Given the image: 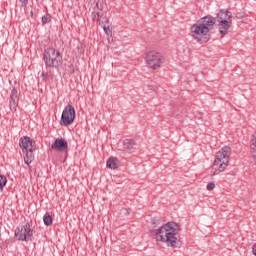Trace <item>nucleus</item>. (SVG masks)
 I'll return each mask as SVG.
<instances>
[{"mask_svg": "<svg viewBox=\"0 0 256 256\" xmlns=\"http://www.w3.org/2000/svg\"><path fill=\"white\" fill-rule=\"evenodd\" d=\"M68 147L69 144L63 138H56L54 143H52L51 145V149H53L54 151H59L60 153H63V151H67Z\"/></svg>", "mask_w": 256, "mask_h": 256, "instance_id": "9d476101", "label": "nucleus"}, {"mask_svg": "<svg viewBox=\"0 0 256 256\" xmlns=\"http://www.w3.org/2000/svg\"><path fill=\"white\" fill-rule=\"evenodd\" d=\"M43 60L46 67L57 69V67L63 65V56L61 55V52L57 51L55 48H47L44 51Z\"/></svg>", "mask_w": 256, "mask_h": 256, "instance_id": "39448f33", "label": "nucleus"}, {"mask_svg": "<svg viewBox=\"0 0 256 256\" xmlns=\"http://www.w3.org/2000/svg\"><path fill=\"white\" fill-rule=\"evenodd\" d=\"M250 151H251L254 159H256V133L253 135V137L250 141Z\"/></svg>", "mask_w": 256, "mask_h": 256, "instance_id": "2eb2a0df", "label": "nucleus"}, {"mask_svg": "<svg viewBox=\"0 0 256 256\" xmlns=\"http://www.w3.org/2000/svg\"><path fill=\"white\" fill-rule=\"evenodd\" d=\"M33 151H35V148H29V150L22 151L23 153H25L24 163L26 165H31V163H33V159H35V155L33 154Z\"/></svg>", "mask_w": 256, "mask_h": 256, "instance_id": "9b49d317", "label": "nucleus"}, {"mask_svg": "<svg viewBox=\"0 0 256 256\" xmlns=\"http://www.w3.org/2000/svg\"><path fill=\"white\" fill-rule=\"evenodd\" d=\"M135 145H137V143H135V140L133 139L124 140V149L127 151H133V149H135Z\"/></svg>", "mask_w": 256, "mask_h": 256, "instance_id": "4468645a", "label": "nucleus"}, {"mask_svg": "<svg viewBox=\"0 0 256 256\" xmlns=\"http://www.w3.org/2000/svg\"><path fill=\"white\" fill-rule=\"evenodd\" d=\"M42 23L43 25H47V23H51V16L49 14L42 16Z\"/></svg>", "mask_w": 256, "mask_h": 256, "instance_id": "a211bd4d", "label": "nucleus"}, {"mask_svg": "<svg viewBox=\"0 0 256 256\" xmlns=\"http://www.w3.org/2000/svg\"><path fill=\"white\" fill-rule=\"evenodd\" d=\"M229 157H231V148L229 146L223 147L216 156L212 165V175H219L223 173L229 165Z\"/></svg>", "mask_w": 256, "mask_h": 256, "instance_id": "7ed1b4c3", "label": "nucleus"}, {"mask_svg": "<svg viewBox=\"0 0 256 256\" xmlns=\"http://www.w3.org/2000/svg\"><path fill=\"white\" fill-rule=\"evenodd\" d=\"M177 233H179V225L175 222H168L158 229L151 230L153 239L167 243L168 247L177 245Z\"/></svg>", "mask_w": 256, "mask_h": 256, "instance_id": "f257e3e1", "label": "nucleus"}, {"mask_svg": "<svg viewBox=\"0 0 256 256\" xmlns=\"http://www.w3.org/2000/svg\"><path fill=\"white\" fill-rule=\"evenodd\" d=\"M43 221L44 224L47 225V227H49L50 225H53V217L50 214H45L43 216Z\"/></svg>", "mask_w": 256, "mask_h": 256, "instance_id": "dca6fc26", "label": "nucleus"}, {"mask_svg": "<svg viewBox=\"0 0 256 256\" xmlns=\"http://www.w3.org/2000/svg\"><path fill=\"white\" fill-rule=\"evenodd\" d=\"M215 25V18L206 16L191 26V37L198 43L209 41V31Z\"/></svg>", "mask_w": 256, "mask_h": 256, "instance_id": "f03ea898", "label": "nucleus"}, {"mask_svg": "<svg viewBox=\"0 0 256 256\" xmlns=\"http://www.w3.org/2000/svg\"><path fill=\"white\" fill-rule=\"evenodd\" d=\"M6 185H7V177H5V175H0V191H3Z\"/></svg>", "mask_w": 256, "mask_h": 256, "instance_id": "f3484780", "label": "nucleus"}, {"mask_svg": "<svg viewBox=\"0 0 256 256\" xmlns=\"http://www.w3.org/2000/svg\"><path fill=\"white\" fill-rule=\"evenodd\" d=\"M19 2L21 3V7H27L29 0H19Z\"/></svg>", "mask_w": 256, "mask_h": 256, "instance_id": "4be33fe9", "label": "nucleus"}, {"mask_svg": "<svg viewBox=\"0 0 256 256\" xmlns=\"http://www.w3.org/2000/svg\"><path fill=\"white\" fill-rule=\"evenodd\" d=\"M104 23H106L107 25H109V18H105Z\"/></svg>", "mask_w": 256, "mask_h": 256, "instance_id": "b1692460", "label": "nucleus"}, {"mask_svg": "<svg viewBox=\"0 0 256 256\" xmlns=\"http://www.w3.org/2000/svg\"><path fill=\"white\" fill-rule=\"evenodd\" d=\"M98 9H100V11H103V8L99 7V4H97Z\"/></svg>", "mask_w": 256, "mask_h": 256, "instance_id": "393cba45", "label": "nucleus"}, {"mask_svg": "<svg viewBox=\"0 0 256 256\" xmlns=\"http://www.w3.org/2000/svg\"><path fill=\"white\" fill-rule=\"evenodd\" d=\"M106 167L108 169H117V167H119V160H117V158L110 157L106 162Z\"/></svg>", "mask_w": 256, "mask_h": 256, "instance_id": "ddd939ff", "label": "nucleus"}, {"mask_svg": "<svg viewBox=\"0 0 256 256\" xmlns=\"http://www.w3.org/2000/svg\"><path fill=\"white\" fill-rule=\"evenodd\" d=\"M207 191H213L215 189V182H209L206 186Z\"/></svg>", "mask_w": 256, "mask_h": 256, "instance_id": "412c9836", "label": "nucleus"}, {"mask_svg": "<svg viewBox=\"0 0 256 256\" xmlns=\"http://www.w3.org/2000/svg\"><path fill=\"white\" fill-rule=\"evenodd\" d=\"M17 88H13L11 90V94H10V107H13L15 105H17V101H19V96L17 94Z\"/></svg>", "mask_w": 256, "mask_h": 256, "instance_id": "f8f14e48", "label": "nucleus"}, {"mask_svg": "<svg viewBox=\"0 0 256 256\" xmlns=\"http://www.w3.org/2000/svg\"><path fill=\"white\" fill-rule=\"evenodd\" d=\"M35 141L31 139L29 136L21 137L19 140V147L22 149V151H28L29 149L35 148Z\"/></svg>", "mask_w": 256, "mask_h": 256, "instance_id": "1a4fd4ad", "label": "nucleus"}, {"mask_svg": "<svg viewBox=\"0 0 256 256\" xmlns=\"http://www.w3.org/2000/svg\"><path fill=\"white\" fill-rule=\"evenodd\" d=\"M75 121V108L69 104L62 111L60 125L62 127H69V125H73Z\"/></svg>", "mask_w": 256, "mask_h": 256, "instance_id": "6e6552de", "label": "nucleus"}, {"mask_svg": "<svg viewBox=\"0 0 256 256\" xmlns=\"http://www.w3.org/2000/svg\"><path fill=\"white\" fill-rule=\"evenodd\" d=\"M164 61L165 56L157 50H151L146 53V63L150 69H161V65H163Z\"/></svg>", "mask_w": 256, "mask_h": 256, "instance_id": "423d86ee", "label": "nucleus"}, {"mask_svg": "<svg viewBox=\"0 0 256 256\" xmlns=\"http://www.w3.org/2000/svg\"><path fill=\"white\" fill-rule=\"evenodd\" d=\"M92 19L93 21H99V19H101V14H99L98 12H93Z\"/></svg>", "mask_w": 256, "mask_h": 256, "instance_id": "aec40b11", "label": "nucleus"}, {"mask_svg": "<svg viewBox=\"0 0 256 256\" xmlns=\"http://www.w3.org/2000/svg\"><path fill=\"white\" fill-rule=\"evenodd\" d=\"M252 251H253V255L256 256V244L253 245Z\"/></svg>", "mask_w": 256, "mask_h": 256, "instance_id": "5701e85b", "label": "nucleus"}, {"mask_svg": "<svg viewBox=\"0 0 256 256\" xmlns=\"http://www.w3.org/2000/svg\"><path fill=\"white\" fill-rule=\"evenodd\" d=\"M219 33L222 37L229 35L231 25H233V14L227 10H220L217 14Z\"/></svg>", "mask_w": 256, "mask_h": 256, "instance_id": "20e7f679", "label": "nucleus"}, {"mask_svg": "<svg viewBox=\"0 0 256 256\" xmlns=\"http://www.w3.org/2000/svg\"><path fill=\"white\" fill-rule=\"evenodd\" d=\"M14 237L17 241H31L33 239L31 223L27 222L25 225L18 226L14 231Z\"/></svg>", "mask_w": 256, "mask_h": 256, "instance_id": "0eeeda50", "label": "nucleus"}, {"mask_svg": "<svg viewBox=\"0 0 256 256\" xmlns=\"http://www.w3.org/2000/svg\"><path fill=\"white\" fill-rule=\"evenodd\" d=\"M103 29H104V33H106V35H113V31H111V28L107 25H103Z\"/></svg>", "mask_w": 256, "mask_h": 256, "instance_id": "6ab92c4d", "label": "nucleus"}]
</instances>
